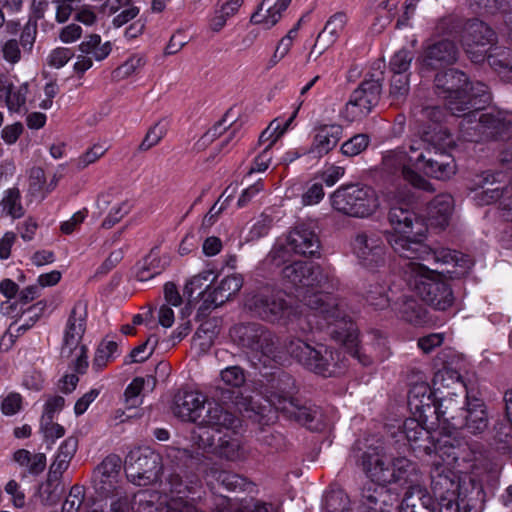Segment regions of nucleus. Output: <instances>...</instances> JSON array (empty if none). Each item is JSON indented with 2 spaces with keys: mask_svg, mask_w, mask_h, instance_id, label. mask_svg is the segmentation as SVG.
I'll return each instance as SVG.
<instances>
[{
  "mask_svg": "<svg viewBox=\"0 0 512 512\" xmlns=\"http://www.w3.org/2000/svg\"><path fill=\"white\" fill-rule=\"evenodd\" d=\"M340 125H329L319 128L314 135L312 144L303 154L310 155L313 159H320L333 150L342 137Z\"/></svg>",
  "mask_w": 512,
  "mask_h": 512,
  "instance_id": "32",
  "label": "nucleus"
},
{
  "mask_svg": "<svg viewBox=\"0 0 512 512\" xmlns=\"http://www.w3.org/2000/svg\"><path fill=\"white\" fill-rule=\"evenodd\" d=\"M412 448L423 449L427 454H431L433 449L436 451L439 447L430 446L431 433L423 427L420 420L408 418L404 421L401 431Z\"/></svg>",
  "mask_w": 512,
  "mask_h": 512,
  "instance_id": "36",
  "label": "nucleus"
},
{
  "mask_svg": "<svg viewBox=\"0 0 512 512\" xmlns=\"http://www.w3.org/2000/svg\"><path fill=\"white\" fill-rule=\"evenodd\" d=\"M417 260H407L403 266L408 284L426 304L436 310L445 311L454 302L450 284L442 273Z\"/></svg>",
  "mask_w": 512,
  "mask_h": 512,
  "instance_id": "8",
  "label": "nucleus"
},
{
  "mask_svg": "<svg viewBox=\"0 0 512 512\" xmlns=\"http://www.w3.org/2000/svg\"><path fill=\"white\" fill-rule=\"evenodd\" d=\"M117 351L118 345L116 342H102L96 350L95 357L93 359V368L96 370L104 368L110 360L116 357Z\"/></svg>",
  "mask_w": 512,
  "mask_h": 512,
  "instance_id": "53",
  "label": "nucleus"
},
{
  "mask_svg": "<svg viewBox=\"0 0 512 512\" xmlns=\"http://www.w3.org/2000/svg\"><path fill=\"white\" fill-rule=\"evenodd\" d=\"M480 110L471 108L461 114L459 128L462 138L469 142L506 139L499 156L502 162V155L512 142V114L502 111L480 113Z\"/></svg>",
  "mask_w": 512,
  "mask_h": 512,
  "instance_id": "6",
  "label": "nucleus"
},
{
  "mask_svg": "<svg viewBox=\"0 0 512 512\" xmlns=\"http://www.w3.org/2000/svg\"><path fill=\"white\" fill-rule=\"evenodd\" d=\"M168 264V258L159 257L153 249L138 265L135 276L139 281H148L161 274L166 269Z\"/></svg>",
  "mask_w": 512,
  "mask_h": 512,
  "instance_id": "40",
  "label": "nucleus"
},
{
  "mask_svg": "<svg viewBox=\"0 0 512 512\" xmlns=\"http://www.w3.org/2000/svg\"><path fill=\"white\" fill-rule=\"evenodd\" d=\"M61 492L59 480L48 476L47 481L39 487L40 501L44 505L52 506L59 501Z\"/></svg>",
  "mask_w": 512,
  "mask_h": 512,
  "instance_id": "52",
  "label": "nucleus"
},
{
  "mask_svg": "<svg viewBox=\"0 0 512 512\" xmlns=\"http://www.w3.org/2000/svg\"><path fill=\"white\" fill-rule=\"evenodd\" d=\"M388 220L393 232H386L385 239L391 248L400 257L407 260L421 259L443 265H451L460 268L459 271L446 269L447 273L464 274L472 266L469 256L448 248L431 250L423 243L426 228L413 211L400 206H392L388 213Z\"/></svg>",
  "mask_w": 512,
  "mask_h": 512,
  "instance_id": "2",
  "label": "nucleus"
},
{
  "mask_svg": "<svg viewBox=\"0 0 512 512\" xmlns=\"http://www.w3.org/2000/svg\"><path fill=\"white\" fill-rule=\"evenodd\" d=\"M385 233L376 231L358 232L352 240V251L359 264L374 271L386 263Z\"/></svg>",
  "mask_w": 512,
  "mask_h": 512,
  "instance_id": "20",
  "label": "nucleus"
},
{
  "mask_svg": "<svg viewBox=\"0 0 512 512\" xmlns=\"http://www.w3.org/2000/svg\"><path fill=\"white\" fill-rule=\"evenodd\" d=\"M347 22L348 16L345 12H336L330 16L324 28L318 34L308 59H310L314 53L320 56L328 47L333 45L343 33Z\"/></svg>",
  "mask_w": 512,
  "mask_h": 512,
  "instance_id": "29",
  "label": "nucleus"
},
{
  "mask_svg": "<svg viewBox=\"0 0 512 512\" xmlns=\"http://www.w3.org/2000/svg\"><path fill=\"white\" fill-rule=\"evenodd\" d=\"M212 453L232 462L244 460L246 451L238 435V430L223 433V436L218 438L215 447H213Z\"/></svg>",
  "mask_w": 512,
  "mask_h": 512,
  "instance_id": "35",
  "label": "nucleus"
},
{
  "mask_svg": "<svg viewBox=\"0 0 512 512\" xmlns=\"http://www.w3.org/2000/svg\"><path fill=\"white\" fill-rule=\"evenodd\" d=\"M331 205L339 213L359 219L373 216L380 208L378 192L369 185H341L330 195Z\"/></svg>",
  "mask_w": 512,
  "mask_h": 512,
  "instance_id": "13",
  "label": "nucleus"
},
{
  "mask_svg": "<svg viewBox=\"0 0 512 512\" xmlns=\"http://www.w3.org/2000/svg\"><path fill=\"white\" fill-rule=\"evenodd\" d=\"M130 209L131 205L128 202H122L116 207H113L106 218L103 220L102 227L106 229L112 228L130 212Z\"/></svg>",
  "mask_w": 512,
  "mask_h": 512,
  "instance_id": "64",
  "label": "nucleus"
},
{
  "mask_svg": "<svg viewBox=\"0 0 512 512\" xmlns=\"http://www.w3.org/2000/svg\"><path fill=\"white\" fill-rule=\"evenodd\" d=\"M167 123L159 121L155 123L146 133L143 141L139 145V150L147 151L156 146L167 133Z\"/></svg>",
  "mask_w": 512,
  "mask_h": 512,
  "instance_id": "56",
  "label": "nucleus"
},
{
  "mask_svg": "<svg viewBox=\"0 0 512 512\" xmlns=\"http://www.w3.org/2000/svg\"><path fill=\"white\" fill-rule=\"evenodd\" d=\"M348 502L342 490H332L324 496V509L326 512H342Z\"/></svg>",
  "mask_w": 512,
  "mask_h": 512,
  "instance_id": "61",
  "label": "nucleus"
},
{
  "mask_svg": "<svg viewBox=\"0 0 512 512\" xmlns=\"http://www.w3.org/2000/svg\"><path fill=\"white\" fill-rule=\"evenodd\" d=\"M27 85L14 87L0 86V97H5L6 105L11 112H18L26 102Z\"/></svg>",
  "mask_w": 512,
  "mask_h": 512,
  "instance_id": "47",
  "label": "nucleus"
},
{
  "mask_svg": "<svg viewBox=\"0 0 512 512\" xmlns=\"http://www.w3.org/2000/svg\"><path fill=\"white\" fill-rule=\"evenodd\" d=\"M121 469V459L115 454L108 455L94 471V487L100 496H108L118 485V477Z\"/></svg>",
  "mask_w": 512,
  "mask_h": 512,
  "instance_id": "24",
  "label": "nucleus"
},
{
  "mask_svg": "<svg viewBox=\"0 0 512 512\" xmlns=\"http://www.w3.org/2000/svg\"><path fill=\"white\" fill-rule=\"evenodd\" d=\"M320 239L315 232L312 222L300 223L291 230L285 243H277L271 251V256L278 264L287 260L289 251L305 257H314L320 252Z\"/></svg>",
  "mask_w": 512,
  "mask_h": 512,
  "instance_id": "16",
  "label": "nucleus"
},
{
  "mask_svg": "<svg viewBox=\"0 0 512 512\" xmlns=\"http://www.w3.org/2000/svg\"><path fill=\"white\" fill-rule=\"evenodd\" d=\"M450 396H445L439 401L433 398V392L431 388L425 384L420 383L414 385L408 393V405L415 414H418L421 419L426 420L429 414L436 415L438 420H443V417L437 411L440 403Z\"/></svg>",
  "mask_w": 512,
  "mask_h": 512,
  "instance_id": "26",
  "label": "nucleus"
},
{
  "mask_svg": "<svg viewBox=\"0 0 512 512\" xmlns=\"http://www.w3.org/2000/svg\"><path fill=\"white\" fill-rule=\"evenodd\" d=\"M419 123V139H411L409 150L414 160V168L427 176L446 180L456 172L454 158L443 152V148L450 146L453 139L450 133L441 124L444 111L438 106L423 107L415 113Z\"/></svg>",
  "mask_w": 512,
  "mask_h": 512,
  "instance_id": "3",
  "label": "nucleus"
},
{
  "mask_svg": "<svg viewBox=\"0 0 512 512\" xmlns=\"http://www.w3.org/2000/svg\"><path fill=\"white\" fill-rule=\"evenodd\" d=\"M288 6L289 0H263L252 14L250 22L271 29L280 21Z\"/></svg>",
  "mask_w": 512,
  "mask_h": 512,
  "instance_id": "34",
  "label": "nucleus"
},
{
  "mask_svg": "<svg viewBox=\"0 0 512 512\" xmlns=\"http://www.w3.org/2000/svg\"><path fill=\"white\" fill-rule=\"evenodd\" d=\"M146 64V58L141 54L131 55L122 65L113 71V76L117 79H125L136 73Z\"/></svg>",
  "mask_w": 512,
  "mask_h": 512,
  "instance_id": "55",
  "label": "nucleus"
},
{
  "mask_svg": "<svg viewBox=\"0 0 512 512\" xmlns=\"http://www.w3.org/2000/svg\"><path fill=\"white\" fill-rule=\"evenodd\" d=\"M79 50L86 55H91L95 60L101 61L110 54L111 45L109 42L101 44L100 35L91 34L80 43Z\"/></svg>",
  "mask_w": 512,
  "mask_h": 512,
  "instance_id": "46",
  "label": "nucleus"
},
{
  "mask_svg": "<svg viewBox=\"0 0 512 512\" xmlns=\"http://www.w3.org/2000/svg\"><path fill=\"white\" fill-rule=\"evenodd\" d=\"M263 393L269 404L276 410H280V406H284V400L288 402L295 398V380L290 374L278 369L266 376Z\"/></svg>",
  "mask_w": 512,
  "mask_h": 512,
  "instance_id": "22",
  "label": "nucleus"
},
{
  "mask_svg": "<svg viewBox=\"0 0 512 512\" xmlns=\"http://www.w3.org/2000/svg\"><path fill=\"white\" fill-rule=\"evenodd\" d=\"M233 341L248 355L264 366L279 363L281 356L275 334L260 323H240L230 330Z\"/></svg>",
  "mask_w": 512,
  "mask_h": 512,
  "instance_id": "11",
  "label": "nucleus"
},
{
  "mask_svg": "<svg viewBox=\"0 0 512 512\" xmlns=\"http://www.w3.org/2000/svg\"><path fill=\"white\" fill-rule=\"evenodd\" d=\"M376 73L367 74L359 86L351 93L342 112L343 117L354 122L365 118L380 101L384 81V63H374Z\"/></svg>",
  "mask_w": 512,
  "mask_h": 512,
  "instance_id": "15",
  "label": "nucleus"
},
{
  "mask_svg": "<svg viewBox=\"0 0 512 512\" xmlns=\"http://www.w3.org/2000/svg\"><path fill=\"white\" fill-rule=\"evenodd\" d=\"M414 59V53L408 49L397 51L390 60L389 68L392 74H410L409 69Z\"/></svg>",
  "mask_w": 512,
  "mask_h": 512,
  "instance_id": "54",
  "label": "nucleus"
},
{
  "mask_svg": "<svg viewBox=\"0 0 512 512\" xmlns=\"http://www.w3.org/2000/svg\"><path fill=\"white\" fill-rule=\"evenodd\" d=\"M107 497L112 499L110 504L111 512H130L132 510L133 504H131L123 487L115 489Z\"/></svg>",
  "mask_w": 512,
  "mask_h": 512,
  "instance_id": "62",
  "label": "nucleus"
},
{
  "mask_svg": "<svg viewBox=\"0 0 512 512\" xmlns=\"http://www.w3.org/2000/svg\"><path fill=\"white\" fill-rule=\"evenodd\" d=\"M496 41V33L485 22L471 19L466 23L462 43L472 62H483Z\"/></svg>",
  "mask_w": 512,
  "mask_h": 512,
  "instance_id": "21",
  "label": "nucleus"
},
{
  "mask_svg": "<svg viewBox=\"0 0 512 512\" xmlns=\"http://www.w3.org/2000/svg\"><path fill=\"white\" fill-rule=\"evenodd\" d=\"M158 500L159 495L157 492L140 490L133 496L132 510L134 512H155Z\"/></svg>",
  "mask_w": 512,
  "mask_h": 512,
  "instance_id": "51",
  "label": "nucleus"
},
{
  "mask_svg": "<svg viewBox=\"0 0 512 512\" xmlns=\"http://www.w3.org/2000/svg\"><path fill=\"white\" fill-rule=\"evenodd\" d=\"M85 490L83 486L74 485L71 487L67 498L62 505V512H78L83 504Z\"/></svg>",
  "mask_w": 512,
  "mask_h": 512,
  "instance_id": "60",
  "label": "nucleus"
},
{
  "mask_svg": "<svg viewBox=\"0 0 512 512\" xmlns=\"http://www.w3.org/2000/svg\"><path fill=\"white\" fill-rule=\"evenodd\" d=\"M396 311L402 320L413 325H424L429 321L426 308L414 298L403 297L397 303Z\"/></svg>",
  "mask_w": 512,
  "mask_h": 512,
  "instance_id": "38",
  "label": "nucleus"
},
{
  "mask_svg": "<svg viewBox=\"0 0 512 512\" xmlns=\"http://www.w3.org/2000/svg\"><path fill=\"white\" fill-rule=\"evenodd\" d=\"M190 441L199 449L211 453L213 452V447H215L216 444L212 429L201 424H198V426L191 431Z\"/></svg>",
  "mask_w": 512,
  "mask_h": 512,
  "instance_id": "49",
  "label": "nucleus"
},
{
  "mask_svg": "<svg viewBox=\"0 0 512 512\" xmlns=\"http://www.w3.org/2000/svg\"><path fill=\"white\" fill-rule=\"evenodd\" d=\"M185 480L179 473H171L167 478V485L169 486V492L172 494L171 504L175 501H187L186 498H190L194 501L196 498H200L201 481L196 474L191 476L186 475Z\"/></svg>",
  "mask_w": 512,
  "mask_h": 512,
  "instance_id": "30",
  "label": "nucleus"
},
{
  "mask_svg": "<svg viewBox=\"0 0 512 512\" xmlns=\"http://www.w3.org/2000/svg\"><path fill=\"white\" fill-rule=\"evenodd\" d=\"M2 215L13 219H19L24 216L25 209L21 201V193L18 188L13 187L4 191L0 202Z\"/></svg>",
  "mask_w": 512,
  "mask_h": 512,
  "instance_id": "45",
  "label": "nucleus"
},
{
  "mask_svg": "<svg viewBox=\"0 0 512 512\" xmlns=\"http://www.w3.org/2000/svg\"><path fill=\"white\" fill-rule=\"evenodd\" d=\"M507 175L502 171H485L477 176L474 199L478 205H490L501 201L506 187Z\"/></svg>",
  "mask_w": 512,
  "mask_h": 512,
  "instance_id": "23",
  "label": "nucleus"
},
{
  "mask_svg": "<svg viewBox=\"0 0 512 512\" xmlns=\"http://www.w3.org/2000/svg\"><path fill=\"white\" fill-rule=\"evenodd\" d=\"M437 411L443 417V421L454 429H466L474 435L483 433L489 425L484 401L469 393L466 394L465 406H460L458 396L452 394L440 403Z\"/></svg>",
  "mask_w": 512,
  "mask_h": 512,
  "instance_id": "12",
  "label": "nucleus"
},
{
  "mask_svg": "<svg viewBox=\"0 0 512 512\" xmlns=\"http://www.w3.org/2000/svg\"><path fill=\"white\" fill-rule=\"evenodd\" d=\"M477 452L473 447L461 448L452 444H444L436 449L435 459L432 463L430 478L431 490L439 500L457 497L459 491V477L453 470L460 460L464 462L476 461Z\"/></svg>",
  "mask_w": 512,
  "mask_h": 512,
  "instance_id": "7",
  "label": "nucleus"
},
{
  "mask_svg": "<svg viewBox=\"0 0 512 512\" xmlns=\"http://www.w3.org/2000/svg\"><path fill=\"white\" fill-rule=\"evenodd\" d=\"M87 315V303L82 300L77 301L68 317L60 352L63 359L75 357L72 359V365L74 370L80 374H83L88 367L87 347L81 345L86 331Z\"/></svg>",
  "mask_w": 512,
  "mask_h": 512,
  "instance_id": "14",
  "label": "nucleus"
},
{
  "mask_svg": "<svg viewBox=\"0 0 512 512\" xmlns=\"http://www.w3.org/2000/svg\"><path fill=\"white\" fill-rule=\"evenodd\" d=\"M434 91L445 100L447 110L458 117L467 109H483L491 101V93L486 84L470 82L464 72L454 68L436 73Z\"/></svg>",
  "mask_w": 512,
  "mask_h": 512,
  "instance_id": "5",
  "label": "nucleus"
},
{
  "mask_svg": "<svg viewBox=\"0 0 512 512\" xmlns=\"http://www.w3.org/2000/svg\"><path fill=\"white\" fill-rule=\"evenodd\" d=\"M410 90V74H393L390 80L389 96L393 104L402 103Z\"/></svg>",
  "mask_w": 512,
  "mask_h": 512,
  "instance_id": "48",
  "label": "nucleus"
},
{
  "mask_svg": "<svg viewBox=\"0 0 512 512\" xmlns=\"http://www.w3.org/2000/svg\"><path fill=\"white\" fill-rule=\"evenodd\" d=\"M158 344V338L155 335H151L142 344L135 347L129 354L130 362L141 363L147 360L154 352Z\"/></svg>",
  "mask_w": 512,
  "mask_h": 512,
  "instance_id": "59",
  "label": "nucleus"
},
{
  "mask_svg": "<svg viewBox=\"0 0 512 512\" xmlns=\"http://www.w3.org/2000/svg\"><path fill=\"white\" fill-rule=\"evenodd\" d=\"M416 154H412L404 147H398L394 150L386 151L382 157V172L387 177L393 179H404L412 186L425 191H431L432 185L422 177L414 168Z\"/></svg>",
  "mask_w": 512,
  "mask_h": 512,
  "instance_id": "17",
  "label": "nucleus"
},
{
  "mask_svg": "<svg viewBox=\"0 0 512 512\" xmlns=\"http://www.w3.org/2000/svg\"><path fill=\"white\" fill-rule=\"evenodd\" d=\"M431 498L423 484L407 488L404 497L397 508L400 512H421L429 507Z\"/></svg>",
  "mask_w": 512,
  "mask_h": 512,
  "instance_id": "39",
  "label": "nucleus"
},
{
  "mask_svg": "<svg viewBox=\"0 0 512 512\" xmlns=\"http://www.w3.org/2000/svg\"><path fill=\"white\" fill-rule=\"evenodd\" d=\"M366 300L371 306L379 310L385 309L389 306L390 303L387 290L384 286L376 287L374 290H368L366 294Z\"/></svg>",
  "mask_w": 512,
  "mask_h": 512,
  "instance_id": "63",
  "label": "nucleus"
},
{
  "mask_svg": "<svg viewBox=\"0 0 512 512\" xmlns=\"http://www.w3.org/2000/svg\"><path fill=\"white\" fill-rule=\"evenodd\" d=\"M165 457L179 468H186L194 471L199 469V465L201 464L204 456L199 452L193 453L188 449L168 446L165 449Z\"/></svg>",
  "mask_w": 512,
  "mask_h": 512,
  "instance_id": "41",
  "label": "nucleus"
},
{
  "mask_svg": "<svg viewBox=\"0 0 512 512\" xmlns=\"http://www.w3.org/2000/svg\"><path fill=\"white\" fill-rule=\"evenodd\" d=\"M207 402L199 393L186 392L175 401L174 414L183 421L199 424L206 411Z\"/></svg>",
  "mask_w": 512,
  "mask_h": 512,
  "instance_id": "31",
  "label": "nucleus"
},
{
  "mask_svg": "<svg viewBox=\"0 0 512 512\" xmlns=\"http://www.w3.org/2000/svg\"><path fill=\"white\" fill-rule=\"evenodd\" d=\"M282 275L304 306L315 309L329 321L344 319V303L332 295L339 280L331 272L311 262L296 261L285 266Z\"/></svg>",
  "mask_w": 512,
  "mask_h": 512,
  "instance_id": "4",
  "label": "nucleus"
},
{
  "mask_svg": "<svg viewBox=\"0 0 512 512\" xmlns=\"http://www.w3.org/2000/svg\"><path fill=\"white\" fill-rule=\"evenodd\" d=\"M205 410L199 424L208 426L215 432H235L241 427V419L218 403L208 401Z\"/></svg>",
  "mask_w": 512,
  "mask_h": 512,
  "instance_id": "27",
  "label": "nucleus"
},
{
  "mask_svg": "<svg viewBox=\"0 0 512 512\" xmlns=\"http://www.w3.org/2000/svg\"><path fill=\"white\" fill-rule=\"evenodd\" d=\"M246 307L260 318L276 322L290 319L293 306L285 299L281 291L261 290L246 298Z\"/></svg>",
  "mask_w": 512,
  "mask_h": 512,
  "instance_id": "19",
  "label": "nucleus"
},
{
  "mask_svg": "<svg viewBox=\"0 0 512 512\" xmlns=\"http://www.w3.org/2000/svg\"><path fill=\"white\" fill-rule=\"evenodd\" d=\"M309 312L304 313L298 308H292L290 319H286L284 324L296 333L307 334L314 329L328 328L329 335L345 346L353 347L357 345L358 332L355 323L348 316L344 308V319H335L329 321L325 319L318 311L311 307H307Z\"/></svg>",
  "mask_w": 512,
  "mask_h": 512,
  "instance_id": "10",
  "label": "nucleus"
},
{
  "mask_svg": "<svg viewBox=\"0 0 512 512\" xmlns=\"http://www.w3.org/2000/svg\"><path fill=\"white\" fill-rule=\"evenodd\" d=\"M286 349L304 368L324 377L336 376L347 366L341 351L322 343L311 344L297 337L289 341Z\"/></svg>",
  "mask_w": 512,
  "mask_h": 512,
  "instance_id": "9",
  "label": "nucleus"
},
{
  "mask_svg": "<svg viewBox=\"0 0 512 512\" xmlns=\"http://www.w3.org/2000/svg\"><path fill=\"white\" fill-rule=\"evenodd\" d=\"M370 139L367 134H356L341 146V152L345 156L353 157L367 149Z\"/></svg>",
  "mask_w": 512,
  "mask_h": 512,
  "instance_id": "58",
  "label": "nucleus"
},
{
  "mask_svg": "<svg viewBox=\"0 0 512 512\" xmlns=\"http://www.w3.org/2000/svg\"><path fill=\"white\" fill-rule=\"evenodd\" d=\"M302 104L303 100L299 101L298 106L285 122H282L279 119H274L269 124V126L261 133L259 137V142L261 144L268 142V145L266 147H269V149L271 150V147L286 132L291 123L294 121Z\"/></svg>",
  "mask_w": 512,
  "mask_h": 512,
  "instance_id": "44",
  "label": "nucleus"
},
{
  "mask_svg": "<svg viewBox=\"0 0 512 512\" xmlns=\"http://www.w3.org/2000/svg\"><path fill=\"white\" fill-rule=\"evenodd\" d=\"M220 379L226 386L240 388L246 381L245 370L238 365L226 367L221 370Z\"/></svg>",
  "mask_w": 512,
  "mask_h": 512,
  "instance_id": "57",
  "label": "nucleus"
},
{
  "mask_svg": "<svg viewBox=\"0 0 512 512\" xmlns=\"http://www.w3.org/2000/svg\"><path fill=\"white\" fill-rule=\"evenodd\" d=\"M454 200L450 194L437 195L428 206V218L431 225L445 228L451 218Z\"/></svg>",
  "mask_w": 512,
  "mask_h": 512,
  "instance_id": "37",
  "label": "nucleus"
},
{
  "mask_svg": "<svg viewBox=\"0 0 512 512\" xmlns=\"http://www.w3.org/2000/svg\"><path fill=\"white\" fill-rule=\"evenodd\" d=\"M208 483L215 481L227 491H243L247 485V481L242 476L231 471L211 469L208 474Z\"/></svg>",
  "mask_w": 512,
  "mask_h": 512,
  "instance_id": "43",
  "label": "nucleus"
},
{
  "mask_svg": "<svg viewBox=\"0 0 512 512\" xmlns=\"http://www.w3.org/2000/svg\"><path fill=\"white\" fill-rule=\"evenodd\" d=\"M125 471L128 480L135 485L154 483L162 471L161 456L147 448L134 449L126 456Z\"/></svg>",
  "mask_w": 512,
  "mask_h": 512,
  "instance_id": "18",
  "label": "nucleus"
},
{
  "mask_svg": "<svg viewBox=\"0 0 512 512\" xmlns=\"http://www.w3.org/2000/svg\"><path fill=\"white\" fill-rule=\"evenodd\" d=\"M284 406H280V410L288 418L294 419L302 425L307 426L311 430L319 428L321 420V411L319 407L301 404L297 398L291 401L284 400Z\"/></svg>",
  "mask_w": 512,
  "mask_h": 512,
  "instance_id": "33",
  "label": "nucleus"
},
{
  "mask_svg": "<svg viewBox=\"0 0 512 512\" xmlns=\"http://www.w3.org/2000/svg\"><path fill=\"white\" fill-rule=\"evenodd\" d=\"M243 286V277L240 274H232L223 278L212 290L200 292L203 295V302L200 310L217 308L234 297Z\"/></svg>",
  "mask_w": 512,
  "mask_h": 512,
  "instance_id": "25",
  "label": "nucleus"
},
{
  "mask_svg": "<svg viewBox=\"0 0 512 512\" xmlns=\"http://www.w3.org/2000/svg\"><path fill=\"white\" fill-rule=\"evenodd\" d=\"M455 384H462L461 375L450 366L445 365L434 374L433 385L437 390L449 388Z\"/></svg>",
  "mask_w": 512,
  "mask_h": 512,
  "instance_id": "50",
  "label": "nucleus"
},
{
  "mask_svg": "<svg viewBox=\"0 0 512 512\" xmlns=\"http://www.w3.org/2000/svg\"><path fill=\"white\" fill-rule=\"evenodd\" d=\"M244 0H220L209 20V27L213 32H220L226 25L229 18L233 17Z\"/></svg>",
  "mask_w": 512,
  "mask_h": 512,
  "instance_id": "42",
  "label": "nucleus"
},
{
  "mask_svg": "<svg viewBox=\"0 0 512 512\" xmlns=\"http://www.w3.org/2000/svg\"><path fill=\"white\" fill-rule=\"evenodd\" d=\"M361 466L371 483L361 493V506L366 512H390L398 503V494L387 488L395 484L412 487L423 484V473L418 463L399 456L387 459L380 447H369L361 455Z\"/></svg>",
  "mask_w": 512,
  "mask_h": 512,
  "instance_id": "1",
  "label": "nucleus"
},
{
  "mask_svg": "<svg viewBox=\"0 0 512 512\" xmlns=\"http://www.w3.org/2000/svg\"><path fill=\"white\" fill-rule=\"evenodd\" d=\"M459 50L456 44L442 39L427 46L424 51L422 65L427 69H440L453 65L458 59Z\"/></svg>",
  "mask_w": 512,
  "mask_h": 512,
  "instance_id": "28",
  "label": "nucleus"
}]
</instances>
